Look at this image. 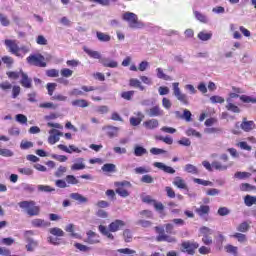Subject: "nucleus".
I'll return each mask as SVG.
<instances>
[{"instance_id":"17","label":"nucleus","mask_w":256,"mask_h":256,"mask_svg":"<svg viewBox=\"0 0 256 256\" xmlns=\"http://www.w3.org/2000/svg\"><path fill=\"white\" fill-rule=\"evenodd\" d=\"M143 127L149 131H153L159 127V120L152 118L143 122Z\"/></svg>"},{"instance_id":"33","label":"nucleus","mask_w":256,"mask_h":256,"mask_svg":"<svg viewBox=\"0 0 256 256\" xmlns=\"http://www.w3.org/2000/svg\"><path fill=\"white\" fill-rule=\"evenodd\" d=\"M204 133H207L208 135H223V128L221 127H211V128H206L204 130Z\"/></svg>"},{"instance_id":"11","label":"nucleus","mask_w":256,"mask_h":256,"mask_svg":"<svg viewBox=\"0 0 256 256\" xmlns=\"http://www.w3.org/2000/svg\"><path fill=\"white\" fill-rule=\"evenodd\" d=\"M153 167H156L157 169H160V171L168 173L169 175H175V170L173 169V167L167 166L163 162H154Z\"/></svg>"},{"instance_id":"62","label":"nucleus","mask_w":256,"mask_h":256,"mask_svg":"<svg viewBox=\"0 0 256 256\" xmlns=\"http://www.w3.org/2000/svg\"><path fill=\"white\" fill-rule=\"evenodd\" d=\"M65 173H67V167L59 166L55 172V177H63V175H65Z\"/></svg>"},{"instance_id":"37","label":"nucleus","mask_w":256,"mask_h":256,"mask_svg":"<svg viewBox=\"0 0 256 256\" xmlns=\"http://www.w3.org/2000/svg\"><path fill=\"white\" fill-rule=\"evenodd\" d=\"M49 233L54 237H65V232L59 227L50 228Z\"/></svg>"},{"instance_id":"9","label":"nucleus","mask_w":256,"mask_h":256,"mask_svg":"<svg viewBox=\"0 0 256 256\" xmlns=\"http://www.w3.org/2000/svg\"><path fill=\"white\" fill-rule=\"evenodd\" d=\"M4 45L9 49V52L16 57H23V54L19 53V44L17 40L6 39Z\"/></svg>"},{"instance_id":"14","label":"nucleus","mask_w":256,"mask_h":256,"mask_svg":"<svg viewBox=\"0 0 256 256\" xmlns=\"http://www.w3.org/2000/svg\"><path fill=\"white\" fill-rule=\"evenodd\" d=\"M102 131H105L106 135L113 139L114 137H117L119 135V127L115 126H104L102 128Z\"/></svg>"},{"instance_id":"6","label":"nucleus","mask_w":256,"mask_h":256,"mask_svg":"<svg viewBox=\"0 0 256 256\" xmlns=\"http://www.w3.org/2000/svg\"><path fill=\"white\" fill-rule=\"evenodd\" d=\"M27 63H29V65H34V67H47L45 56L41 54H32L28 56Z\"/></svg>"},{"instance_id":"56","label":"nucleus","mask_w":256,"mask_h":256,"mask_svg":"<svg viewBox=\"0 0 256 256\" xmlns=\"http://www.w3.org/2000/svg\"><path fill=\"white\" fill-rule=\"evenodd\" d=\"M66 183H68V185H79V180L74 175H67Z\"/></svg>"},{"instance_id":"57","label":"nucleus","mask_w":256,"mask_h":256,"mask_svg":"<svg viewBox=\"0 0 256 256\" xmlns=\"http://www.w3.org/2000/svg\"><path fill=\"white\" fill-rule=\"evenodd\" d=\"M133 95H135V91L133 90L125 91L121 93L122 99H125L126 101H131V99H133Z\"/></svg>"},{"instance_id":"34","label":"nucleus","mask_w":256,"mask_h":256,"mask_svg":"<svg viewBox=\"0 0 256 256\" xmlns=\"http://www.w3.org/2000/svg\"><path fill=\"white\" fill-rule=\"evenodd\" d=\"M129 86L140 89V91H145V86L141 85V81H139L137 78H131L129 80Z\"/></svg>"},{"instance_id":"12","label":"nucleus","mask_w":256,"mask_h":256,"mask_svg":"<svg viewBox=\"0 0 256 256\" xmlns=\"http://www.w3.org/2000/svg\"><path fill=\"white\" fill-rule=\"evenodd\" d=\"M50 136L48 137V143L50 145H55L59 141V137H62V132H59L57 129H52L49 131Z\"/></svg>"},{"instance_id":"53","label":"nucleus","mask_w":256,"mask_h":256,"mask_svg":"<svg viewBox=\"0 0 256 256\" xmlns=\"http://www.w3.org/2000/svg\"><path fill=\"white\" fill-rule=\"evenodd\" d=\"M116 193H117V195H119L120 197H123L124 199L126 197H129V195H130L129 191H127V189H125L123 187H117Z\"/></svg>"},{"instance_id":"51","label":"nucleus","mask_w":256,"mask_h":256,"mask_svg":"<svg viewBox=\"0 0 256 256\" xmlns=\"http://www.w3.org/2000/svg\"><path fill=\"white\" fill-rule=\"evenodd\" d=\"M21 187L25 193H34L35 192V186H33L32 184L22 183Z\"/></svg>"},{"instance_id":"50","label":"nucleus","mask_w":256,"mask_h":256,"mask_svg":"<svg viewBox=\"0 0 256 256\" xmlns=\"http://www.w3.org/2000/svg\"><path fill=\"white\" fill-rule=\"evenodd\" d=\"M232 237H233L234 239H237V241H238L239 243H245V242H247V235H245V234H243V233L237 232V233L233 234Z\"/></svg>"},{"instance_id":"55","label":"nucleus","mask_w":256,"mask_h":256,"mask_svg":"<svg viewBox=\"0 0 256 256\" xmlns=\"http://www.w3.org/2000/svg\"><path fill=\"white\" fill-rule=\"evenodd\" d=\"M74 247L76 249H78V251H81L82 253H87V252L91 251V248L89 246L83 245L81 243H75Z\"/></svg>"},{"instance_id":"18","label":"nucleus","mask_w":256,"mask_h":256,"mask_svg":"<svg viewBox=\"0 0 256 256\" xmlns=\"http://www.w3.org/2000/svg\"><path fill=\"white\" fill-rule=\"evenodd\" d=\"M100 63L101 65H103V67H109L110 69H117V67H119V62L112 60L110 58H102L100 59Z\"/></svg>"},{"instance_id":"27","label":"nucleus","mask_w":256,"mask_h":256,"mask_svg":"<svg viewBox=\"0 0 256 256\" xmlns=\"http://www.w3.org/2000/svg\"><path fill=\"white\" fill-rule=\"evenodd\" d=\"M66 233H70V236H72L74 239H81V235L79 233H75V225L74 224H68L65 227Z\"/></svg>"},{"instance_id":"45","label":"nucleus","mask_w":256,"mask_h":256,"mask_svg":"<svg viewBox=\"0 0 256 256\" xmlns=\"http://www.w3.org/2000/svg\"><path fill=\"white\" fill-rule=\"evenodd\" d=\"M194 183H197L198 185H203L204 187H213V182L208 180H203L200 178H194Z\"/></svg>"},{"instance_id":"29","label":"nucleus","mask_w":256,"mask_h":256,"mask_svg":"<svg viewBox=\"0 0 256 256\" xmlns=\"http://www.w3.org/2000/svg\"><path fill=\"white\" fill-rule=\"evenodd\" d=\"M70 198H72L74 201H77L78 203H87L89 199L87 197L81 195L80 193H71Z\"/></svg>"},{"instance_id":"8","label":"nucleus","mask_w":256,"mask_h":256,"mask_svg":"<svg viewBox=\"0 0 256 256\" xmlns=\"http://www.w3.org/2000/svg\"><path fill=\"white\" fill-rule=\"evenodd\" d=\"M199 249V243L184 241L181 243L180 251L182 253H187V255H195V250Z\"/></svg>"},{"instance_id":"32","label":"nucleus","mask_w":256,"mask_h":256,"mask_svg":"<svg viewBox=\"0 0 256 256\" xmlns=\"http://www.w3.org/2000/svg\"><path fill=\"white\" fill-rule=\"evenodd\" d=\"M250 229H251V225L247 221L240 223L236 227V231H239V233H247Z\"/></svg>"},{"instance_id":"5","label":"nucleus","mask_w":256,"mask_h":256,"mask_svg":"<svg viewBox=\"0 0 256 256\" xmlns=\"http://www.w3.org/2000/svg\"><path fill=\"white\" fill-rule=\"evenodd\" d=\"M173 87V95L182 103L183 105H189V96L187 94L181 92V88H179V82H174L172 84Z\"/></svg>"},{"instance_id":"7","label":"nucleus","mask_w":256,"mask_h":256,"mask_svg":"<svg viewBox=\"0 0 256 256\" xmlns=\"http://www.w3.org/2000/svg\"><path fill=\"white\" fill-rule=\"evenodd\" d=\"M203 167H205V169H207V171H213V169H215L216 171H227V169H229V166L227 165H223L221 162L219 161H213L212 164L207 161L204 160L202 162Z\"/></svg>"},{"instance_id":"35","label":"nucleus","mask_w":256,"mask_h":256,"mask_svg":"<svg viewBox=\"0 0 256 256\" xmlns=\"http://www.w3.org/2000/svg\"><path fill=\"white\" fill-rule=\"evenodd\" d=\"M101 170L103 173H115V171H117V166H115V164L106 163L102 166Z\"/></svg>"},{"instance_id":"19","label":"nucleus","mask_w":256,"mask_h":256,"mask_svg":"<svg viewBox=\"0 0 256 256\" xmlns=\"http://www.w3.org/2000/svg\"><path fill=\"white\" fill-rule=\"evenodd\" d=\"M86 235H87L86 243H89V245H95L100 242L99 235L94 231L90 230L86 233Z\"/></svg>"},{"instance_id":"13","label":"nucleus","mask_w":256,"mask_h":256,"mask_svg":"<svg viewBox=\"0 0 256 256\" xmlns=\"http://www.w3.org/2000/svg\"><path fill=\"white\" fill-rule=\"evenodd\" d=\"M31 225L39 229H46V227H51V222L36 218L31 221Z\"/></svg>"},{"instance_id":"10","label":"nucleus","mask_w":256,"mask_h":256,"mask_svg":"<svg viewBox=\"0 0 256 256\" xmlns=\"http://www.w3.org/2000/svg\"><path fill=\"white\" fill-rule=\"evenodd\" d=\"M145 113L146 115H148V117H163V115H165V112L163 111V109H161V106H159V104L146 109Z\"/></svg>"},{"instance_id":"16","label":"nucleus","mask_w":256,"mask_h":256,"mask_svg":"<svg viewBox=\"0 0 256 256\" xmlns=\"http://www.w3.org/2000/svg\"><path fill=\"white\" fill-rule=\"evenodd\" d=\"M239 97L243 103H256V97L253 98V97L247 96V95L239 96V94H237V93H231L229 99H231V101H233V99H237Z\"/></svg>"},{"instance_id":"63","label":"nucleus","mask_w":256,"mask_h":256,"mask_svg":"<svg viewBox=\"0 0 256 256\" xmlns=\"http://www.w3.org/2000/svg\"><path fill=\"white\" fill-rule=\"evenodd\" d=\"M0 155L2 157H13L14 153L10 149H7V148L2 149V148H0Z\"/></svg>"},{"instance_id":"25","label":"nucleus","mask_w":256,"mask_h":256,"mask_svg":"<svg viewBox=\"0 0 256 256\" xmlns=\"http://www.w3.org/2000/svg\"><path fill=\"white\" fill-rule=\"evenodd\" d=\"M83 158H78L76 163L71 166L72 171H83L85 169V163Z\"/></svg>"},{"instance_id":"21","label":"nucleus","mask_w":256,"mask_h":256,"mask_svg":"<svg viewBox=\"0 0 256 256\" xmlns=\"http://www.w3.org/2000/svg\"><path fill=\"white\" fill-rule=\"evenodd\" d=\"M226 109L227 111H231V113H241V108H239V106L235 105L233 103V100H231V98H227L226 99Z\"/></svg>"},{"instance_id":"58","label":"nucleus","mask_w":256,"mask_h":256,"mask_svg":"<svg viewBox=\"0 0 256 256\" xmlns=\"http://www.w3.org/2000/svg\"><path fill=\"white\" fill-rule=\"evenodd\" d=\"M46 89L48 91V95L53 97V93H55V89H57V83H48L46 85Z\"/></svg>"},{"instance_id":"41","label":"nucleus","mask_w":256,"mask_h":256,"mask_svg":"<svg viewBox=\"0 0 256 256\" xmlns=\"http://www.w3.org/2000/svg\"><path fill=\"white\" fill-rule=\"evenodd\" d=\"M156 73L158 79H163L164 81H171V76L165 74V72H163V68H157Z\"/></svg>"},{"instance_id":"20","label":"nucleus","mask_w":256,"mask_h":256,"mask_svg":"<svg viewBox=\"0 0 256 256\" xmlns=\"http://www.w3.org/2000/svg\"><path fill=\"white\" fill-rule=\"evenodd\" d=\"M240 127L243 131L246 133H249V131H253L255 127L254 121H248L247 118H243L242 123L240 124Z\"/></svg>"},{"instance_id":"43","label":"nucleus","mask_w":256,"mask_h":256,"mask_svg":"<svg viewBox=\"0 0 256 256\" xmlns=\"http://www.w3.org/2000/svg\"><path fill=\"white\" fill-rule=\"evenodd\" d=\"M240 191H243V192L256 191V186H253L249 183H242L240 184Z\"/></svg>"},{"instance_id":"39","label":"nucleus","mask_w":256,"mask_h":256,"mask_svg":"<svg viewBox=\"0 0 256 256\" xmlns=\"http://www.w3.org/2000/svg\"><path fill=\"white\" fill-rule=\"evenodd\" d=\"M184 171H186V173H191L192 175H199V169L193 164H186Z\"/></svg>"},{"instance_id":"3","label":"nucleus","mask_w":256,"mask_h":256,"mask_svg":"<svg viewBox=\"0 0 256 256\" xmlns=\"http://www.w3.org/2000/svg\"><path fill=\"white\" fill-rule=\"evenodd\" d=\"M123 21H126L131 29H141L143 27V24L139 22V18L137 17V14L133 12H126L122 16Z\"/></svg>"},{"instance_id":"23","label":"nucleus","mask_w":256,"mask_h":256,"mask_svg":"<svg viewBox=\"0 0 256 256\" xmlns=\"http://www.w3.org/2000/svg\"><path fill=\"white\" fill-rule=\"evenodd\" d=\"M58 149H60V151H64L65 153H81V150L77 148L75 145H70L68 149L67 146L59 144Z\"/></svg>"},{"instance_id":"28","label":"nucleus","mask_w":256,"mask_h":256,"mask_svg":"<svg viewBox=\"0 0 256 256\" xmlns=\"http://www.w3.org/2000/svg\"><path fill=\"white\" fill-rule=\"evenodd\" d=\"M96 37L100 43H109L111 41V36L109 34H105L101 31L96 32Z\"/></svg>"},{"instance_id":"24","label":"nucleus","mask_w":256,"mask_h":256,"mask_svg":"<svg viewBox=\"0 0 256 256\" xmlns=\"http://www.w3.org/2000/svg\"><path fill=\"white\" fill-rule=\"evenodd\" d=\"M156 241L158 242L166 241L167 243H177V238L173 236H169L167 234H162L156 237Z\"/></svg>"},{"instance_id":"1","label":"nucleus","mask_w":256,"mask_h":256,"mask_svg":"<svg viewBox=\"0 0 256 256\" xmlns=\"http://www.w3.org/2000/svg\"><path fill=\"white\" fill-rule=\"evenodd\" d=\"M122 227H125V221L115 220L109 224L108 228L103 225H99L98 230L101 232L102 235H104V237H107V239L113 241L115 239V236H113L112 233H117V231H119V229H122Z\"/></svg>"},{"instance_id":"31","label":"nucleus","mask_w":256,"mask_h":256,"mask_svg":"<svg viewBox=\"0 0 256 256\" xmlns=\"http://www.w3.org/2000/svg\"><path fill=\"white\" fill-rule=\"evenodd\" d=\"M71 105L73 107H81L82 109H85V107H89V102L85 99H76L71 102Z\"/></svg>"},{"instance_id":"2","label":"nucleus","mask_w":256,"mask_h":256,"mask_svg":"<svg viewBox=\"0 0 256 256\" xmlns=\"http://www.w3.org/2000/svg\"><path fill=\"white\" fill-rule=\"evenodd\" d=\"M20 209H24L30 217H37L41 213V207L37 206L33 200H24L18 203Z\"/></svg>"},{"instance_id":"22","label":"nucleus","mask_w":256,"mask_h":256,"mask_svg":"<svg viewBox=\"0 0 256 256\" xmlns=\"http://www.w3.org/2000/svg\"><path fill=\"white\" fill-rule=\"evenodd\" d=\"M211 211V207L209 205H201L199 208L195 209V213L199 215V217H205V215H209Z\"/></svg>"},{"instance_id":"38","label":"nucleus","mask_w":256,"mask_h":256,"mask_svg":"<svg viewBox=\"0 0 256 256\" xmlns=\"http://www.w3.org/2000/svg\"><path fill=\"white\" fill-rule=\"evenodd\" d=\"M244 203L246 207H253V205H256V196L246 195L244 197Z\"/></svg>"},{"instance_id":"60","label":"nucleus","mask_w":256,"mask_h":256,"mask_svg":"<svg viewBox=\"0 0 256 256\" xmlns=\"http://www.w3.org/2000/svg\"><path fill=\"white\" fill-rule=\"evenodd\" d=\"M193 114H191V111L184 109L183 114H182V119L186 121L187 123H191Z\"/></svg>"},{"instance_id":"4","label":"nucleus","mask_w":256,"mask_h":256,"mask_svg":"<svg viewBox=\"0 0 256 256\" xmlns=\"http://www.w3.org/2000/svg\"><path fill=\"white\" fill-rule=\"evenodd\" d=\"M33 235H35V232L33 230H27L24 232V239L27 243L26 250L29 252L35 251L36 247H38L39 245V242L33 239Z\"/></svg>"},{"instance_id":"30","label":"nucleus","mask_w":256,"mask_h":256,"mask_svg":"<svg viewBox=\"0 0 256 256\" xmlns=\"http://www.w3.org/2000/svg\"><path fill=\"white\" fill-rule=\"evenodd\" d=\"M84 51L91 57V59H99L100 62L101 59H103L99 51L91 50L87 47H84Z\"/></svg>"},{"instance_id":"47","label":"nucleus","mask_w":256,"mask_h":256,"mask_svg":"<svg viewBox=\"0 0 256 256\" xmlns=\"http://www.w3.org/2000/svg\"><path fill=\"white\" fill-rule=\"evenodd\" d=\"M123 237L125 243H131V241H133V232H131L129 229H125L123 231Z\"/></svg>"},{"instance_id":"26","label":"nucleus","mask_w":256,"mask_h":256,"mask_svg":"<svg viewBox=\"0 0 256 256\" xmlns=\"http://www.w3.org/2000/svg\"><path fill=\"white\" fill-rule=\"evenodd\" d=\"M173 185H175V187H177L178 189H185V190L188 189L187 183H185V180L179 176L174 178Z\"/></svg>"},{"instance_id":"46","label":"nucleus","mask_w":256,"mask_h":256,"mask_svg":"<svg viewBox=\"0 0 256 256\" xmlns=\"http://www.w3.org/2000/svg\"><path fill=\"white\" fill-rule=\"evenodd\" d=\"M185 134L187 135V137H197L198 139H201L202 137V135L193 128H188Z\"/></svg>"},{"instance_id":"49","label":"nucleus","mask_w":256,"mask_h":256,"mask_svg":"<svg viewBox=\"0 0 256 256\" xmlns=\"http://www.w3.org/2000/svg\"><path fill=\"white\" fill-rule=\"evenodd\" d=\"M234 177L235 179H240V180L249 179V177H251V173L238 171L234 174Z\"/></svg>"},{"instance_id":"59","label":"nucleus","mask_w":256,"mask_h":256,"mask_svg":"<svg viewBox=\"0 0 256 256\" xmlns=\"http://www.w3.org/2000/svg\"><path fill=\"white\" fill-rule=\"evenodd\" d=\"M194 15H195L196 19H197L198 21H200V23H207V22H208L207 16H205V15L202 14L201 12L195 11V12H194Z\"/></svg>"},{"instance_id":"48","label":"nucleus","mask_w":256,"mask_h":256,"mask_svg":"<svg viewBox=\"0 0 256 256\" xmlns=\"http://www.w3.org/2000/svg\"><path fill=\"white\" fill-rule=\"evenodd\" d=\"M150 171L151 169L147 168L146 166H140L134 169V172L136 173V175H145V173H150Z\"/></svg>"},{"instance_id":"61","label":"nucleus","mask_w":256,"mask_h":256,"mask_svg":"<svg viewBox=\"0 0 256 256\" xmlns=\"http://www.w3.org/2000/svg\"><path fill=\"white\" fill-rule=\"evenodd\" d=\"M33 147V142L22 140L20 143V148L23 150L31 149Z\"/></svg>"},{"instance_id":"44","label":"nucleus","mask_w":256,"mask_h":256,"mask_svg":"<svg viewBox=\"0 0 256 256\" xmlns=\"http://www.w3.org/2000/svg\"><path fill=\"white\" fill-rule=\"evenodd\" d=\"M2 62L8 69H11V67H13V63H15V60L11 56H3Z\"/></svg>"},{"instance_id":"15","label":"nucleus","mask_w":256,"mask_h":256,"mask_svg":"<svg viewBox=\"0 0 256 256\" xmlns=\"http://www.w3.org/2000/svg\"><path fill=\"white\" fill-rule=\"evenodd\" d=\"M33 80L31 78H29V75H27V73L21 71V80H20V84L22 85V87H25V89H31V87H33Z\"/></svg>"},{"instance_id":"52","label":"nucleus","mask_w":256,"mask_h":256,"mask_svg":"<svg viewBox=\"0 0 256 256\" xmlns=\"http://www.w3.org/2000/svg\"><path fill=\"white\" fill-rule=\"evenodd\" d=\"M0 23H1L2 27H9V25H11V21L3 13H0Z\"/></svg>"},{"instance_id":"64","label":"nucleus","mask_w":256,"mask_h":256,"mask_svg":"<svg viewBox=\"0 0 256 256\" xmlns=\"http://www.w3.org/2000/svg\"><path fill=\"white\" fill-rule=\"evenodd\" d=\"M47 77H59V70L57 69H49L46 71Z\"/></svg>"},{"instance_id":"54","label":"nucleus","mask_w":256,"mask_h":256,"mask_svg":"<svg viewBox=\"0 0 256 256\" xmlns=\"http://www.w3.org/2000/svg\"><path fill=\"white\" fill-rule=\"evenodd\" d=\"M140 181L141 183H147V184L155 183V179L153 178V176H151V174L143 175Z\"/></svg>"},{"instance_id":"40","label":"nucleus","mask_w":256,"mask_h":256,"mask_svg":"<svg viewBox=\"0 0 256 256\" xmlns=\"http://www.w3.org/2000/svg\"><path fill=\"white\" fill-rule=\"evenodd\" d=\"M37 189L38 193H53V191H55V188L49 185H38Z\"/></svg>"},{"instance_id":"42","label":"nucleus","mask_w":256,"mask_h":256,"mask_svg":"<svg viewBox=\"0 0 256 256\" xmlns=\"http://www.w3.org/2000/svg\"><path fill=\"white\" fill-rule=\"evenodd\" d=\"M211 37H213V33L211 32L201 31L198 33V39H200V41H209Z\"/></svg>"},{"instance_id":"36","label":"nucleus","mask_w":256,"mask_h":256,"mask_svg":"<svg viewBox=\"0 0 256 256\" xmlns=\"http://www.w3.org/2000/svg\"><path fill=\"white\" fill-rule=\"evenodd\" d=\"M147 153H148L147 150L142 146L136 145L134 147L135 157H143V155H147Z\"/></svg>"}]
</instances>
